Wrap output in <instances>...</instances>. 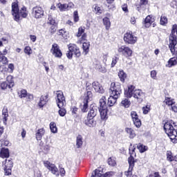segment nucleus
I'll use <instances>...</instances> for the list:
<instances>
[{
	"instance_id": "50",
	"label": "nucleus",
	"mask_w": 177,
	"mask_h": 177,
	"mask_svg": "<svg viewBox=\"0 0 177 177\" xmlns=\"http://www.w3.org/2000/svg\"><path fill=\"white\" fill-rule=\"evenodd\" d=\"M66 34H67L66 29H61L57 32V35H61V37H63L64 38L66 37Z\"/></svg>"
},
{
	"instance_id": "42",
	"label": "nucleus",
	"mask_w": 177,
	"mask_h": 177,
	"mask_svg": "<svg viewBox=\"0 0 177 177\" xmlns=\"http://www.w3.org/2000/svg\"><path fill=\"white\" fill-rule=\"evenodd\" d=\"M174 156H172V152L171 151H167V161H169L170 162H172L174 161Z\"/></svg>"
},
{
	"instance_id": "53",
	"label": "nucleus",
	"mask_w": 177,
	"mask_h": 177,
	"mask_svg": "<svg viewBox=\"0 0 177 177\" xmlns=\"http://www.w3.org/2000/svg\"><path fill=\"white\" fill-rule=\"evenodd\" d=\"M44 167H46V169H49L50 167H52V165H53V164H51L50 162H49L48 160H44Z\"/></svg>"
},
{
	"instance_id": "43",
	"label": "nucleus",
	"mask_w": 177,
	"mask_h": 177,
	"mask_svg": "<svg viewBox=\"0 0 177 177\" xmlns=\"http://www.w3.org/2000/svg\"><path fill=\"white\" fill-rule=\"evenodd\" d=\"M93 8H94V12L96 15H102V9L97 4L94 5Z\"/></svg>"
},
{
	"instance_id": "27",
	"label": "nucleus",
	"mask_w": 177,
	"mask_h": 177,
	"mask_svg": "<svg viewBox=\"0 0 177 177\" xmlns=\"http://www.w3.org/2000/svg\"><path fill=\"white\" fill-rule=\"evenodd\" d=\"M125 132H127V135H129V138L130 139H133L136 136V133H135V130L132 128H125Z\"/></svg>"
},
{
	"instance_id": "17",
	"label": "nucleus",
	"mask_w": 177,
	"mask_h": 177,
	"mask_svg": "<svg viewBox=\"0 0 177 177\" xmlns=\"http://www.w3.org/2000/svg\"><path fill=\"white\" fill-rule=\"evenodd\" d=\"M135 152V148L131 149V148H129V154H130V157H129L128 158V162L129 165V168H130V169H133V167H135V158H133V156H132V154H133V153Z\"/></svg>"
},
{
	"instance_id": "46",
	"label": "nucleus",
	"mask_w": 177,
	"mask_h": 177,
	"mask_svg": "<svg viewBox=\"0 0 177 177\" xmlns=\"http://www.w3.org/2000/svg\"><path fill=\"white\" fill-rule=\"evenodd\" d=\"M24 53H26V55H28V56H30L31 54L32 53V50L31 49V47L26 46L24 50Z\"/></svg>"
},
{
	"instance_id": "57",
	"label": "nucleus",
	"mask_w": 177,
	"mask_h": 177,
	"mask_svg": "<svg viewBox=\"0 0 177 177\" xmlns=\"http://www.w3.org/2000/svg\"><path fill=\"white\" fill-rule=\"evenodd\" d=\"M118 60V57H114L112 59V62H111V67H114L117 64V61Z\"/></svg>"
},
{
	"instance_id": "33",
	"label": "nucleus",
	"mask_w": 177,
	"mask_h": 177,
	"mask_svg": "<svg viewBox=\"0 0 177 177\" xmlns=\"http://www.w3.org/2000/svg\"><path fill=\"white\" fill-rule=\"evenodd\" d=\"M48 169L52 172V174L56 175L57 176H59V170L55 165H51L50 167Z\"/></svg>"
},
{
	"instance_id": "20",
	"label": "nucleus",
	"mask_w": 177,
	"mask_h": 177,
	"mask_svg": "<svg viewBox=\"0 0 177 177\" xmlns=\"http://www.w3.org/2000/svg\"><path fill=\"white\" fill-rule=\"evenodd\" d=\"M95 115H97V106L91 105L90 111H88L87 116L91 118H95Z\"/></svg>"
},
{
	"instance_id": "39",
	"label": "nucleus",
	"mask_w": 177,
	"mask_h": 177,
	"mask_svg": "<svg viewBox=\"0 0 177 177\" xmlns=\"http://www.w3.org/2000/svg\"><path fill=\"white\" fill-rule=\"evenodd\" d=\"M121 106H123V107L128 109V107L131 106V102L128 99L125 98L124 100H122Z\"/></svg>"
},
{
	"instance_id": "34",
	"label": "nucleus",
	"mask_w": 177,
	"mask_h": 177,
	"mask_svg": "<svg viewBox=\"0 0 177 177\" xmlns=\"http://www.w3.org/2000/svg\"><path fill=\"white\" fill-rule=\"evenodd\" d=\"M177 58L174 57L168 61V67H173V66H176Z\"/></svg>"
},
{
	"instance_id": "60",
	"label": "nucleus",
	"mask_w": 177,
	"mask_h": 177,
	"mask_svg": "<svg viewBox=\"0 0 177 177\" xmlns=\"http://www.w3.org/2000/svg\"><path fill=\"white\" fill-rule=\"evenodd\" d=\"M26 99L28 102H31V100H34V95L32 94H27Z\"/></svg>"
},
{
	"instance_id": "18",
	"label": "nucleus",
	"mask_w": 177,
	"mask_h": 177,
	"mask_svg": "<svg viewBox=\"0 0 177 177\" xmlns=\"http://www.w3.org/2000/svg\"><path fill=\"white\" fill-rule=\"evenodd\" d=\"M48 102H49V95H41L38 103L39 107L40 109H42L44 106H46V104H47Z\"/></svg>"
},
{
	"instance_id": "31",
	"label": "nucleus",
	"mask_w": 177,
	"mask_h": 177,
	"mask_svg": "<svg viewBox=\"0 0 177 177\" xmlns=\"http://www.w3.org/2000/svg\"><path fill=\"white\" fill-rule=\"evenodd\" d=\"M2 115H3V120L4 122H6V121H8V117H9L7 106H3V110H2Z\"/></svg>"
},
{
	"instance_id": "52",
	"label": "nucleus",
	"mask_w": 177,
	"mask_h": 177,
	"mask_svg": "<svg viewBox=\"0 0 177 177\" xmlns=\"http://www.w3.org/2000/svg\"><path fill=\"white\" fill-rule=\"evenodd\" d=\"M132 171H133V169L129 167L128 171L124 172V175L127 177H132Z\"/></svg>"
},
{
	"instance_id": "29",
	"label": "nucleus",
	"mask_w": 177,
	"mask_h": 177,
	"mask_svg": "<svg viewBox=\"0 0 177 177\" xmlns=\"http://www.w3.org/2000/svg\"><path fill=\"white\" fill-rule=\"evenodd\" d=\"M6 82L9 84V89L15 86V81L13 80V76L8 75L6 78Z\"/></svg>"
},
{
	"instance_id": "1",
	"label": "nucleus",
	"mask_w": 177,
	"mask_h": 177,
	"mask_svg": "<svg viewBox=\"0 0 177 177\" xmlns=\"http://www.w3.org/2000/svg\"><path fill=\"white\" fill-rule=\"evenodd\" d=\"M163 129L171 142L177 143V123L174 120H168L164 124Z\"/></svg>"
},
{
	"instance_id": "51",
	"label": "nucleus",
	"mask_w": 177,
	"mask_h": 177,
	"mask_svg": "<svg viewBox=\"0 0 177 177\" xmlns=\"http://www.w3.org/2000/svg\"><path fill=\"white\" fill-rule=\"evenodd\" d=\"M21 94L19 95V97L21 99H23V97H27V91H26L25 89L21 90Z\"/></svg>"
},
{
	"instance_id": "11",
	"label": "nucleus",
	"mask_w": 177,
	"mask_h": 177,
	"mask_svg": "<svg viewBox=\"0 0 177 177\" xmlns=\"http://www.w3.org/2000/svg\"><path fill=\"white\" fill-rule=\"evenodd\" d=\"M45 15L44 8L39 6H36L32 9V16L35 19H42Z\"/></svg>"
},
{
	"instance_id": "9",
	"label": "nucleus",
	"mask_w": 177,
	"mask_h": 177,
	"mask_svg": "<svg viewBox=\"0 0 177 177\" xmlns=\"http://www.w3.org/2000/svg\"><path fill=\"white\" fill-rule=\"evenodd\" d=\"M3 167L4 169V174L6 176L12 175V169L13 168V160L12 159H6L3 162Z\"/></svg>"
},
{
	"instance_id": "62",
	"label": "nucleus",
	"mask_w": 177,
	"mask_h": 177,
	"mask_svg": "<svg viewBox=\"0 0 177 177\" xmlns=\"http://www.w3.org/2000/svg\"><path fill=\"white\" fill-rule=\"evenodd\" d=\"M147 3H149V1L147 0H140V6H143L147 5Z\"/></svg>"
},
{
	"instance_id": "23",
	"label": "nucleus",
	"mask_w": 177,
	"mask_h": 177,
	"mask_svg": "<svg viewBox=\"0 0 177 177\" xmlns=\"http://www.w3.org/2000/svg\"><path fill=\"white\" fill-rule=\"evenodd\" d=\"M10 153L9 152V149L2 148L0 151V157L1 158H9Z\"/></svg>"
},
{
	"instance_id": "44",
	"label": "nucleus",
	"mask_w": 177,
	"mask_h": 177,
	"mask_svg": "<svg viewBox=\"0 0 177 177\" xmlns=\"http://www.w3.org/2000/svg\"><path fill=\"white\" fill-rule=\"evenodd\" d=\"M56 30H57V26L55 25H51L48 31L51 35H53L55 32H56Z\"/></svg>"
},
{
	"instance_id": "26",
	"label": "nucleus",
	"mask_w": 177,
	"mask_h": 177,
	"mask_svg": "<svg viewBox=\"0 0 177 177\" xmlns=\"http://www.w3.org/2000/svg\"><path fill=\"white\" fill-rule=\"evenodd\" d=\"M118 99V97L113 96L111 95L110 97L108 98V106H109V107H112L113 104H115V103H117Z\"/></svg>"
},
{
	"instance_id": "25",
	"label": "nucleus",
	"mask_w": 177,
	"mask_h": 177,
	"mask_svg": "<svg viewBox=\"0 0 177 177\" xmlns=\"http://www.w3.org/2000/svg\"><path fill=\"white\" fill-rule=\"evenodd\" d=\"M44 135H45V129H39L35 133L37 140H41Z\"/></svg>"
},
{
	"instance_id": "28",
	"label": "nucleus",
	"mask_w": 177,
	"mask_h": 177,
	"mask_svg": "<svg viewBox=\"0 0 177 177\" xmlns=\"http://www.w3.org/2000/svg\"><path fill=\"white\" fill-rule=\"evenodd\" d=\"M90 46H91V43H89V41L83 42L82 48H83V50L85 56H86V55L89 53Z\"/></svg>"
},
{
	"instance_id": "58",
	"label": "nucleus",
	"mask_w": 177,
	"mask_h": 177,
	"mask_svg": "<svg viewBox=\"0 0 177 177\" xmlns=\"http://www.w3.org/2000/svg\"><path fill=\"white\" fill-rule=\"evenodd\" d=\"M143 114H148L149 111H150V106H146L145 107L142 108Z\"/></svg>"
},
{
	"instance_id": "19",
	"label": "nucleus",
	"mask_w": 177,
	"mask_h": 177,
	"mask_svg": "<svg viewBox=\"0 0 177 177\" xmlns=\"http://www.w3.org/2000/svg\"><path fill=\"white\" fill-rule=\"evenodd\" d=\"M92 86L95 92H97V93H104V88H103V86H102L100 83H99L98 82H93Z\"/></svg>"
},
{
	"instance_id": "4",
	"label": "nucleus",
	"mask_w": 177,
	"mask_h": 177,
	"mask_svg": "<svg viewBox=\"0 0 177 177\" xmlns=\"http://www.w3.org/2000/svg\"><path fill=\"white\" fill-rule=\"evenodd\" d=\"M124 95L127 97H135L138 99V102H143V97H145V93L141 90H135V86L129 85L128 86V91H124Z\"/></svg>"
},
{
	"instance_id": "54",
	"label": "nucleus",
	"mask_w": 177,
	"mask_h": 177,
	"mask_svg": "<svg viewBox=\"0 0 177 177\" xmlns=\"http://www.w3.org/2000/svg\"><path fill=\"white\" fill-rule=\"evenodd\" d=\"M91 83L86 82V93H88V92H91V89H92V86H91Z\"/></svg>"
},
{
	"instance_id": "56",
	"label": "nucleus",
	"mask_w": 177,
	"mask_h": 177,
	"mask_svg": "<svg viewBox=\"0 0 177 177\" xmlns=\"http://www.w3.org/2000/svg\"><path fill=\"white\" fill-rule=\"evenodd\" d=\"M108 164L109 165H111L112 167H114V165H115V160H113L111 158H109L108 159Z\"/></svg>"
},
{
	"instance_id": "10",
	"label": "nucleus",
	"mask_w": 177,
	"mask_h": 177,
	"mask_svg": "<svg viewBox=\"0 0 177 177\" xmlns=\"http://www.w3.org/2000/svg\"><path fill=\"white\" fill-rule=\"evenodd\" d=\"M115 175L114 171H108L103 174V169L100 168L93 171L91 177H113Z\"/></svg>"
},
{
	"instance_id": "2",
	"label": "nucleus",
	"mask_w": 177,
	"mask_h": 177,
	"mask_svg": "<svg viewBox=\"0 0 177 177\" xmlns=\"http://www.w3.org/2000/svg\"><path fill=\"white\" fill-rule=\"evenodd\" d=\"M11 13L13 16V19L15 21H20L23 19H26L28 16V11H27V8L23 6L21 9H19V4L16 2L12 3V10Z\"/></svg>"
},
{
	"instance_id": "16",
	"label": "nucleus",
	"mask_w": 177,
	"mask_h": 177,
	"mask_svg": "<svg viewBox=\"0 0 177 177\" xmlns=\"http://www.w3.org/2000/svg\"><path fill=\"white\" fill-rule=\"evenodd\" d=\"M68 49L71 50V52H73V55H75V57H80L81 56V51L77 45L69 44Z\"/></svg>"
},
{
	"instance_id": "49",
	"label": "nucleus",
	"mask_w": 177,
	"mask_h": 177,
	"mask_svg": "<svg viewBox=\"0 0 177 177\" xmlns=\"http://www.w3.org/2000/svg\"><path fill=\"white\" fill-rule=\"evenodd\" d=\"M85 33V28L80 27L78 28V32L77 34V37H80L81 35Z\"/></svg>"
},
{
	"instance_id": "35",
	"label": "nucleus",
	"mask_w": 177,
	"mask_h": 177,
	"mask_svg": "<svg viewBox=\"0 0 177 177\" xmlns=\"http://www.w3.org/2000/svg\"><path fill=\"white\" fill-rule=\"evenodd\" d=\"M137 149H138L140 153H145V151H147L148 147L147 146H145L144 145L139 143L137 145Z\"/></svg>"
},
{
	"instance_id": "7",
	"label": "nucleus",
	"mask_w": 177,
	"mask_h": 177,
	"mask_svg": "<svg viewBox=\"0 0 177 177\" xmlns=\"http://www.w3.org/2000/svg\"><path fill=\"white\" fill-rule=\"evenodd\" d=\"M109 93L111 95L115 96V97H120L122 93V89L121 88V84L113 82L111 84L109 88Z\"/></svg>"
},
{
	"instance_id": "13",
	"label": "nucleus",
	"mask_w": 177,
	"mask_h": 177,
	"mask_svg": "<svg viewBox=\"0 0 177 177\" xmlns=\"http://www.w3.org/2000/svg\"><path fill=\"white\" fill-rule=\"evenodd\" d=\"M118 52L121 53L123 56H124V57H131L132 56V53H133L132 49L125 45L118 47Z\"/></svg>"
},
{
	"instance_id": "14",
	"label": "nucleus",
	"mask_w": 177,
	"mask_h": 177,
	"mask_svg": "<svg viewBox=\"0 0 177 177\" xmlns=\"http://www.w3.org/2000/svg\"><path fill=\"white\" fill-rule=\"evenodd\" d=\"M50 52L53 56L55 57L60 58L62 56H63V54L62 53V50H60V47L57 44H53L52 45V48L50 49Z\"/></svg>"
},
{
	"instance_id": "40",
	"label": "nucleus",
	"mask_w": 177,
	"mask_h": 177,
	"mask_svg": "<svg viewBox=\"0 0 177 177\" xmlns=\"http://www.w3.org/2000/svg\"><path fill=\"white\" fill-rule=\"evenodd\" d=\"M48 24H50V26L56 25V21L55 20V18H53V16H52L50 14L48 15Z\"/></svg>"
},
{
	"instance_id": "45",
	"label": "nucleus",
	"mask_w": 177,
	"mask_h": 177,
	"mask_svg": "<svg viewBox=\"0 0 177 177\" xmlns=\"http://www.w3.org/2000/svg\"><path fill=\"white\" fill-rule=\"evenodd\" d=\"M168 23V18L167 17L162 15L160 17V24L161 26H165Z\"/></svg>"
},
{
	"instance_id": "15",
	"label": "nucleus",
	"mask_w": 177,
	"mask_h": 177,
	"mask_svg": "<svg viewBox=\"0 0 177 177\" xmlns=\"http://www.w3.org/2000/svg\"><path fill=\"white\" fill-rule=\"evenodd\" d=\"M131 117L132 118V121L135 127H136V128H140V127L142 126V122L140 121V119H139V115H138V113H136V111H131Z\"/></svg>"
},
{
	"instance_id": "63",
	"label": "nucleus",
	"mask_w": 177,
	"mask_h": 177,
	"mask_svg": "<svg viewBox=\"0 0 177 177\" xmlns=\"http://www.w3.org/2000/svg\"><path fill=\"white\" fill-rule=\"evenodd\" d=\"M148 177H160L158 172H155L153 174H150Z\"/></svg>"
},
{
	"instance_id": "6",
	"label": "nucleus",
	"mask_w": 177,
	"mask_h": 177,
	"mask_svg": "<svg viewBox=\"0 0 177 177\" xmlns=\"http://www.w3.org/2000/svg\"><path fill=\"white\" fill-rule=\"evenodd\" d=\"M106 97L102 96V98L100 100V106L98 107L99 112L100 114L101 120L106 121L109 118V115L107 113H109V109H107V104H106Z\"/></svg>"
},
{
	"instance_id": "38",
	"label": "nucleus",
	"mask_w": 177,
	"mask_h": 177,
	"mask_svg": "<svg viewBox=\"0 0 177 177\" xmlns=\"http://www.w3.org/2000/svg\"><path fill=\"white\" fill-rule=\"evenodd\" d=\"M57 8L59 9L61 12H66V10H68L67 8V4H62L61 3H59L57 4Z\"/></svg>"
},
{
	"instance_id": "12",
	"label": "nucleus",
	"mask_w": 177,
	"mask_h": 177,
	"mask_svg": "<svg viewBox=\"0 0 177 177\" xmlns=\"http://www.w3.org/2000/svg\"><path fill=\"white\" fill-rule=\"evenodd\" d=\"M125 44H128L129 45H134L138 41V37L133 35L132 32H127L124 35L123 38Z\"/></svg>"
},
{
	"instance_id": "36",
	"label": "nucleus",
	"mask_w": 177,
	"mask_h": 177,
	"mask_svg": "<svg viewBox=\"0 0 177 177\" xmlns=\"http://www.w3.org/2000/svg\"><path fill=\"white\" fill-rule=\"evenodd\" d=\"M50 129L53 133H57V127H56V123H55V122H51L50 123Z\"/></svg>"
},
{
	"instance_id": "59",
	"label": "nucleus",
	"mask_w": 177,
	"mask_h": 177,
	"mask_svg": "<svg viewBox=\"0 0 177 177\" xmlns=\"http://www.w3.org/2000/svg\"><path fill=\"white\" fill-rule=\"evenodd\" d=\"M73 55H74L73 51L68 49V53H66V57H68V59H73Z\"/></svg>"
},
{
	"instance_id": "61",
	"label": "nucleus",
	"mask_w": 177,
	"mask_h": 177,
	"mask_svg": "<svg viewBox=\"0 0 177 177\" xmlns=\"http://www.w3.org/2000/svg\"><path fill=\"white\" fill-rule=\"evenodd\" d=\"M73 15H74V20L77 23V21L80 20V17H78V12L75 11Z\"/></svg>"
},
{
	"instance_id": "21",
	"label": "nucleus",
	"mask_w": 177,
	"mask_h": 177,
	"mask_svg": "<svg viewBox=\"0 0 177 177\" xmlns=\"http://www.w3.org/2000/svg\"><path fill=\"white\" fill-rule=\"evenodd\" d=\"M84 124H85V125L87 127L92 128V127H95V125H96V122L93 118L87 116V118L84 121Z\"/></svg>"
},
{
	"instance_id": "5",
	"label": "nucleus",
	"mask_w": 177,
	"mask_h": 177,
	"mask_svg": "<svg viewBox=\"0 0 177 177\" xmlns=\"http://www.w3.org/2000/svg\"><path fill=\"white\" fill-rule=\"evenodd\" d=\"M176 37H177V26L174 25L172 27L171 33L170 34V36H169V48L172 55H174L175 53L176 52V49L175 48V46H176L177 45Z\"/></svg>"
},
{
	"instance_id": "37",
	"label": "nucleus",
	"mask_w": 177,
	"mask_h": 177,
	"mask_svg": "<svg viewBox=\"0 0 177 177\" xmlns=\"http://www.w3.org/2000/svg\"><path fill=\"white\" fill-rule=\"evenodd\" d=\"M103 24L105 25L106 30L110 28V26H111V23L110 22V19L109 17H104L103 19Z\"/></svg>"
},
{
	"instance_id": "55",
	"label": "nucleus",
	"mask_w": 177,
	"mask_h": 177,
	"mask_svg": "<svg viewBox=\"0 0 177 177\" xmlns=\"http://www.w3.org/2000/svg\"><path fill=\"white\" fill-rule=\"evenodd\" d=\"M151 78L153 80H157V71H151Z\"/></svg>"
},
{
	"instance_id": "3",
	"label": "nucleus",
	"mask_w": 177,
	"mask_h": 177,
	"mask_svg": "<svg viewBox=\"0 0 177 177\" xmlns=\"http://www.w3.org/2000/svg\"><path fill=\"white\" fill-rule=\"evenodd\" d=\"M57 106L59 109L58 114L60 117H64L67 114V111L64 109L66 107V97L62 91H57Z\"/></svg>"
},
{
	"instance_id": "24",
	"label": "nucleus",
	"mask_w": 177,
	"mask_h": 177,
	"mask_svg": "<svg viewBox=\"0 0 177 177\" xmlns=\"http://www.w3.org/2000/svg\"><path fill=\"white\" fill-rule=\"evenodd\" d=\"M39 147L44 154H48L50 150V146H49V145H44L42 141L39 143Z\"/></svg>"
},
{
	"instance_id": "22",
	"label": "nucleus",
	"mask_w": 177,
	"mask_h": 177,
	"mask_svg": "<svg viewBox=\"0 0 177 177\" xmlns=\"http://www.w3.org/2000/svg\"><path fill=\"white\" fill-rule=\"evenodd\" d=\"M144 23L145 24V27L147 28H149V27H150V26H151L152 23H154V17H153V16H151V15H148L145 18Z\"/></svg>"
},
{
	"instance_id": "30",
	"label": "nucleus",
	"mask_w": 177,
	"mask_h": 177,
	"mask_svg": "<svg viewBox=\"0 0 177 177\" xmlns=\"http://www.w3.org/2000/svg\"><path fill=\"white\" fill-rule=\"evenodd\" d=\"M84 144L82 136L78 135L76 138V146L77 149H80Z\"/></svg>"
},
{
	"instance_id": "8",
	"label": "nucleus",
	"mask_w": 177,
	"mask_h": 177,
	"mask_svg": "<svg viewBox=\"0 0 177 177\" xmlns=\"http://www.w3.org/2000/svg\"><path fill=\"white\" fill-rule=\"evenodd\" d=\"M92 91H88L84 94V101L80 106L82 113H86L88 111V103H89V100H92Z\"/></svg>"
},
{
	"instance_id": "47",
	"label": "nucleus",
	"mask_w": 177,
	"mask_h": 177,
	"mask_svg": "<svg viewBox=\"0 0 177 177\" xmlns=\"http://www.w3.org/2000/svg\"><path fill=\"white\" fill-rule=\"evenodd\" d=\"M0 62L3 63V64H8V58L6 57H5V55H0Z\"/></svg>"
},
{
	"instance_id": "48",
	"label": "nucleus",
	"mask_w": 177,
	"mask_h": 177,
	"mask_svg": "<svg viewBox=\"0 0 177 177\" xmlns=\"http://www.w3.org/2000/svg\"><path fill=\"white\" fill-rule=\"evenodd\" d=\"M0 88L1 89H2V91H5L6 89H8V88L9 89V84H8L7 82H3L1 83Z\"/></svg>"
},
{
	"instance_id": "41",
	"label": "nucleus",
	"mask_w": 177,
	"mask_h": 177,
	"mask_svg": "<svg viewBox=\"0 0 177 177\" xmlns=\"http://www.w3.org/2000/svg\"><path fill=\"white\" fill-rule=\"evenodd\" d=\"M165 103L167 105V106H171V107L173 106V105L175 104V102L174 101V100H171V98L169 97H166L165 100Z\"/></svg>"
},
{
	"instance_id": "32",
	"label": "nucleus",
	"mask_w": 177,
	"mask_h": 177,
	"mask_svg": "<svg viewBox=\"0 0 177 177\" xmlns=\"http://www.w3.org/2000/svg\"><path fill=\"white\" fill-rule=\"evenodd\" d=\"M118 77L122 82H124L125 78H127V73L123 70H120L118 73Z\"/></svg>"
},
{
	"instance_id": "64",
	"label": "nucleus",
	"mask_w": 177,
	"mask_h": 177,
	"mask_svg": "<svg viewBox=\"0 0 177 177\" xmlns=\"http://www.w3.org/2000/svg\"><path fill=\"white\" fill-rule=\"evenodd\" d=\"M171 110L174 113H177V106L175 104L173 105L172 106H171Z\"/></svg>"
}]
</instances>
